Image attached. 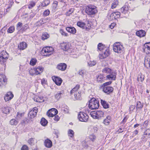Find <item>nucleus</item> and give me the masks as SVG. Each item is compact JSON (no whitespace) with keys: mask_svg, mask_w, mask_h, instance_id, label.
I'll return each mask as SVG.
<instances>
[{"mask_svg":"<svg viewBox=\"0 0 150 150\" xmlns=\"http://www.w3.org/2000/svg\"><path fill=\"white\" fill-rule=\"evenodd\" d=\"M135 105H131L129 107L130 111H132L135 109Z\"/></svg>","mask_w":150,"mask_h":150,"instance_id":"nucleus-61","label":"nucleus"},{"mask_svg":"<svg viewBox=\"0 0 150 150\" xmlns=\"http://www.w3.org/2000/svg\"><path fill=\"white\" fill-rule=\"evenodd\" d=\"M48 20V18L42 19L38 21L37 22V23L38 24V25H40L46 23Z\"/></svg>","mask_w":150,"mask_h":150,"instance_id":"nucleus-29","label":"nucleus"},{"mask_svg":"<svg viewBox=\"0 0 150 150\" xmlns=\"http://www.w3.org/2000/svg\"><path fill=\"white\" fill-rule=\"evenodd\" d=\"M86 71L84 69L80 70L79 72V74L81 75L82 77L83 76L86 74Z\"/></svg>","mask_w":150,"mask_h":150,"instance_id":"nucleus-50","label":"nucleus"},{"mask_svg":"<svg viewBox=\"0 0 150 150\" xmlns=\"http://www.w3.org/2000/svg\"><path fill=\"white\" fill-rule=\"evenodd\" d=\"M44 144L46 147L50 148L52 146V142L50 140L47 138L44 142Z\"/></svg>","mask_w":150,"mask_h":150,"instance_id":"nucleus-18","label":"nucleus"},{"mask_svg":"<svg viewBox=\"0 0 150 150\" xmlns=\"http://www.w3.org/2000/svg\"><path fill=\"white\" fill-rule=\"evenodd\" d=\"M109 55V50H104L100 53L99 55L100 59H102L106 58Z\"/></svg>","mask_w":150,"mask_h":150,"instance_id":"nucleus-10","label":"nucleus"},{"mask_svg":"<svg viewBox=\"0 0 150 150\" xmlns=\"http://www.w3.org/2000/svg\"><path fill=\"white\" fill-rule=\"evenodd\" d=\"M21 150H28V147L26 145H24L22 147Z\"/></svg>","mask_w":150,"mask_h":150,"instance_id":"nucleus-58","label":"nucleus"},{"mask_svg":"<svg viewBox=\"0 0 150 150\" xmlns=\"http://www.w3.org/2000/svg\"><path fill=\"white\" fill-rule=\"evenodd\" d=\"M116 24L115 23H112L110 25H109L110 28L111 29H113L115 26V25Z\"/></svg>","mask_w":150,"mask_h":150,"instance_id":"nucleus-64","label":"nucleus"},{"mask_svg":"<svg viewBox=\"0 0 150 150\" xmlns=\"http://www.w3.org/2000/svg\"><path fill=\"white\" fill-rule=\"evenodd\" d=\"M28 143L30 145H32L34 143V139L31 138L28 140Z\"/></svg>","mask_w":150,"mask_h":150,"instance_id":"nucleus-59","label":"nucleus"},{"mask_svg":"<svg viewBox=\"0 0 150 150\" xmlns=\"http://www.w3.org/2000/svg\"><path fill=\"white\" fill-rule=\"evenodd\" d=\"M120 12H115L108 15V17L110 21H112L120 17Z\"/></svg>","mask_w":150,"mask_h":150,"instance_id":"nucleus-8","label":"nucleus"},{"mask_svg":"<svg viewBox=\"0 0 150 150\" xmlns=\"http://www.w3.org/2000/svg\"><path fill=\"white\" fill-rule=\"evenodd\" d=\"M38 108L36 107L33 108L30 110L28 113V116L30 119H33L36 116L38 112Z\"/></svg>","mask_w":150,"mask_h":150,"instance_id":"nucleus-9","label":"nucleus"},{"mask_svg":"<svg viewBox=\"0 0 150 150\" xmlns=\"http://www.w3.org/2000/svg\"><path fill=\"white\" fill-rule=\"evenodd\" d=\"M47 123V121L44 118H42L40 121V123L41 125L43 126H45Z\"/></svg>","mask_w":150,"mask_h":150,"instance_id":"nucleus-38","label":"nucleus"},{"mask_svg":"<svg viewBox=\"0 0 150 150\" xmlns=\"http://www.w3.org/2000/svg\"><path fill=\"white\" fill-rule=\"evenodd\" d=\"M118 4V2L117 0H115L112 3L111 8L112 9L115 8Z\"/></svg>","mask_w":150,"mask_h":150,"instance_id":"nucleus-41","label":"nucleus"},{"mask_svg":"<svg viewBox=\"0 0 150 150\" xmlns=\"http://www.w3.org/2000/svg\"><path fill=\"white\" fill-rule=\"evenodd\" d=\"M78 118L81 122H86L88 119V116L86 114L83 112H80L78 114Z\"/></svg>","mask_w":150,"mask_h":150,"instance_id":"nucleus-6","label":"nucleus"},{"mask_svg":"<svg viewBox=\"0 0 150 150\" xmlns=\"http://www.w3.org/2000/svg\"><path fill=\"white\" fill-rule=\"evenodd\" d=\"M59 32L62 35L64 36H68V34L64 32L63 29H60Z\"/></svg>","mask_w":150,"mask_h":150,"instance_id":"nucleus-51","label":"nucleus"},{"mask_svg":"<svg viewBox=\"0 0 150 150\" xmlns=\"http://www.w3.org/2000/svg\"><path fill=\"white\" fill-rule=\"evenodd\" d=\"M68 133L69 136L71 137H74V131L71 129L69 130Z\"/></svg>","mask_w":150,"mask_h":150,"instance_id":"nucleus-47","label":"nucleus"},{"mask_svg":"<svg viewBox=\"0 0 150 150\" xmlns=\"http://www.w3.org/2000/svg\"><path fill=\"white\" fill-rule=\"evenodd\" d=\"M145 34V31L142 30L138 31L136 32V35L140 37H144Z\"/></svg>","mask_w":150,"mask_h":150,"instance_id":"nucleus-23","label":"nucleus"},{"mask_svg":"<svg viewBox=\"0 0 150 150\" xmlns=\"http://www.w3.org/2000/svg\"><path fill=\"white\" fill-rule=\"evenodd\" d=\"M80 88V85H77L75 87H74L70 91V93L72 94L73 93L74 94L76 92H78L77 91Z\"/></svg>","mask_w":150,"mask_h":150,"instance_id":"nucleus-28","label":"nucleus"},{"mask_svg":"<svg viewBox=\"0 0 150 150\" xmlns=\"http://www.w3.org/2000/svg\"><path fill=\"white\" fill-rule=\"evenodd\" d=\"M50 35L47 33L45 32L43 33L42 34V39L44 40L48 38L49 37Z\"/></svg>","mask_w":150,"mask_h":150,"instance_id":"nucleus-34","label":"nucleus"},{"mask_svg":"<svg viewBox=\"0 0 150 150\" xmlns=\"http://www.w3.org/2000/svg\"><path fill=\"white\" fill-rule=\"evenodd\" d=\"M114 88L111 86L103 87V91L107 94H109L112 93L113 91Z\"/></svg>","mask_w":150,"mask_h":150,"instance_id":"nucleus-11","label":"nucleus"},{"mask_svg":"<svg viewBox=\"0 0 150 150\" xmlns=\"http://www.w3.org/2000/svg\"><path fill=\"white\" fill-rule=\"evenodd\" d=\"M35 3L33 1H31L29 4L28 5V8L29 9H31L35 6Z\"/></svg>","mask_w":150,"mask_h":150,"instance_id":"nucleus-48","label":"nucleus"},{"mask_svg":"<svg viewBox=\"0 0 150 150\" xmlns=\"http://www.w3.org/2000/svg\"><path fill=\"white\" fill-rule=\"evenodd\" d=\"M66 29L68 32L73 34H75L76 32V30L73 27H67Z\"/></svg>","mask_w":150,"mask_h":150,"instance_id":"nucleus-22","label":"nucleus"},{"mask_svg":"<svg viewBox=\"0 0 150 150\" xmlns=\"http://www.w3.org/2000/svg\"><path fill=\"white\" fill-rule=\"evenodd\" d=\"M8 57V54L5 51H3L0 53V63H4Z\"/></svg>","mask_w":150,"mask_h":150,"instance_id":"nucleus-7","label":"nucleus"},{"mask_svg":"<svg viewBox=\"0 0 150 150\" xmlns=\"http://www.w3.org/2000/svg\"><path fill=\"white\" fill-rule=\"evenodd\" d=\"M27 44L24 42H23L20 43L18 46V48L20 50H23L27 47Z\"/></svg>","mask_w":150,"mask_h":150,"instance_id":"nucleus-21","label":"nucleus"},{"mask_svg":"<svg viewBox=\"0 0 150 150\" xmlns=\"http://www.w3.org/2000/svg\"><path fill=\"white\" fill-rule=\"evenodd\" d=\"M96 61H90L88 62V64L90 67H92L96 65Z\"/></svg>","mask_w":150,"mask_h":150,"instance_id":"nucleus-46","label":"nucleus"},{"mask_svg":"<svg viewBox=\"0 0 150 150\" xmlns=\"http://www.w3.org/2000/svg\"><path fill=\"white\" fill-rule=\"evenodd\" d=\"M60 46L62 50L66 51L69 49L70 45L69 43L63 42L60 44Z\"/></svg>","mask_w":150,"mask_h":150,"instance_id":"nucleus-12","label":"nucleus"},{"mask_svg":"<svg viewBox=\"0 0 150 150\" xmlns=\"http://www.w3.org/2000/svg\"><path fill=\"white\" fill-rule=\"evenodd\" d=\"M107 77L108 79L110 80H115L116 79V76L115 74H112L110 75H107Z\"/></svg>","mask_w":150,"mask_h":150,"instance_id":"nucleus-33","label":"nucleus"},{"mask_svg":"<svg viewBox=\"0 0 150 150\" xmlns=\"http://www.w3.org/2000/svg\"><path fill=\"white\" fill-rule=\"evenodd\" d=\"M37 60L35 59L32 58L31 59L30 62V65L32 66H34L35 65L36 63Z\"/></svg>","mask_w":150,"mask_h":150,"instance_id":"nucleus-49","label":"nucleus"},{"mask_svg":"<svg viewBox=\"0 0 150 150\" xmlns=\"http://www.w3.org/2000/svg\"><path fill=\"white\" fill-rule=\"evenodd\" d=\"M101 103L103 108L107 109L109 108V105L108 103L105 100H101Z\"/></svg>","mask_w":150,"mask_h":150,"instance_id":"nucleus-27","label":"nucleus"},{"mask_svg":"<svg viewBox=\"0 0 150 150\" xmlns=\"http://www.w3.org/2000/svg\"><path fill=\"white\" fill-rule=\"evenodd\" d=\"M144 52L146 54H149L150 53V42L145 43L143 48Z\"/></svg>","mask_w":150,"mask_h":150,"instance_id":"nucleus-14","label":"nucleus"},{"mask_svg":"<svg viewBox=\"0 0 150 150\" xmlns=\"http://www.w3.org/2000/svg\"><path fill=\"white\" fill-rule=\"evenodd\" d=\"M77 25L78 26L84 29L85 26V24L83 22L79 21L77 23Z\"/></svg>","mask_w":150,"mask_h":150,"instance_id":"nucleus-35","label":"nucleus"},{"mask_svg":"<svg viewBox=\"0 0 150 150\" xmlns=\"http://www.w3.org/2000/svg\"><path fill=\"white\" fill-rule=\"evenodd\" d=\"M103 112L101 110L96 111L92 112L90 113L91 116L95 119H98L103 117Z\"/></svg>","mask_w":150,"mask_h":150,"instance_id":"nucleus-4","label":"nucleus"},{"mask_svg":"<svg viewBox=\"0 0 150 150\" xmlns=\"http://www.w3.org/2000/svg\"><path fill=\"white\" fill-rule=\"evenodd\" d=\"M13 97V94L11 92H8L5 96L4 99L6 101H7L11 100Z\"/></svg>","mask_w":150,"mask_h":150,"instance_id":"nucleus-15","label":"nucleus"},{"mask_svg":"<svg viewBox=\"0 0 150 150\" xmlns=\"http://www.w3.org/2000/svg\"><path fill=\"white\" fill-rule=\"evenodd\" d=\"M88 141H86V140L83 141L82 142V146L84 148H87L88 147Z\"/></svg>","mask_w":150,"mask_h":150,"instance_id":"nucleus-42","label":"nucleus"},{"mask_svg":"<svg viewBox=\"0 0 150 150\" xmlns=\"http://www.w3.org/2000/svg\"><path fill=\"white\" fill-rule=\"evenodd\" d=\"M67 65L65 63H60L57 66V68L59 70L62 71H64L67 68Z\"/></svg>","mask_w":150,"mask_h":150,"instance_id":"nucleus-20","label":"nucleus"},{"mask_svg":"<svg viewBox=\"0 0 150 150\" xmlns=\"http://www.w3.org/2000/svg\"><path fill=\"white\" fill-rule=\"evenodd\" d=\"M44 4V6H46L48 5L50 3V1L49 0H47L45 1H44V2L42 4V5H43V4Z\"/></svg>","mask_w":150,"mask_h":150,"instance_id":"nucleus-62","label":"nucleus"},{"mask_svg":"<svg viewBox=\"0 0 150 150\" xmlns=\"http://www.w3.org/2000/svg\"><path fill=\"white\" fill-rule=\"evenodd\" d=\"M128 9L127 7L124 6L121 8V11L122 13L125 14L127 13Z\"/></svg>","mask_w":150,"mask_h":150,"instance_id":"nucleus-36","label":"nucleus"},{"mask_svg":"<svg viewBox=\"0 0 150 150\" xmlns=\"http://www.w3.org/2000/svg\"><path fill=\"white\" fill-rule=\"evenodd\" d=\"M64 93L63 91H59L57 92V94L55 95V98L57 100L59 99L62 97H63L64 96Z\"/></svg>","mask_w":150,"mask_h":150,"instance_id":"nucleus-19","label":"nucleus"},{"mask_svg":"<svg viewBox=\"0 0 150 150\" xmlns=\"http://www.w3.org/2000/svg\"><path fill=\"white\" fill-rule=\"evenodd\" d=\"M11 109V108L8 106H5L2 108V112L5 114H8L9 113Z\"/></svg>","mask_w":150,"mask_h":150,"instance_id":"nucleus-26","label":"nucleus"},{"mask_svg":"<svg viewBox=\"0 0 150 150\" xmlns=\"http://www.w3.org/2000/svg\"><path fill=\"white\" fill-rule=\"evenodd\" d=\"M74 10V9L73 8L70 9L67 12L66 15L68 16H69L73 12Z\"/></svg>","mask_w":150,"mask_h":150,"instance_id":"nucleus-54","label":"nucleus"},{"mask_svg":"<svg viewBox=\"0 0 150 150\" xmlns=\"http://www.w3.org/2000/svg\"><path fill=\"white\" fill-rule=\"evenodd\" d=\"M34 69L35 71V74L36 75L40 74L43 70V68L41 67H38Z\"/></svg>","mask_w":150,"mask_h":150,"instance_id":"nucleus-24","label":"nucleus"},{"mask_svg":"<svg viewBox=\"0 0 150 150\" xmlns=\"http://www.w3.org/2000/svg\"><path fill=\"white\" fill-rule=\"evenodd\" d=\"M111 83H112V82L111 81H109L108 82H105L103 84L102 86L103 87H105V86H108L111 84Z\"/></svg>","mask_w":150,"mask_h":150,"instance_id":"nucleus-57","label":"nucleus"},{"mask_svg":"<svg viewBox=\"0 0 150 150\" xmlns=\"http://www.w3.org/2000/svg\"><path fill=\"white\" fill-rule=\"evenodd\" d=\"M143 107V105L140 101H137V103L136 109H142Z\"/></svg>","mask_w":150,"mask_h":150,"instance_id":"nucleus-40","label":"nucleus"},{"mask_svg":"<svg viewBox=\"0 0 150 150\" xmlns=\"http://www.w3.org/2000/svg\"><path fill=\"white\" fill-rule=\"evenodd\" d=\"M18 121L14 119H11L10 122V124L12 125H16L18 124Z\"/></svg>","mask_w":150,"mask_h":150,"instance_id":"nucleus-32","label":"nucleus"},{"mask_svg":"<svg viewBox=\"0 0 150 150\" xmlns=\"http://www.w3.org/2000/svg\"><path fill=\"white\" fill-rule=\"evenodd\" d=\"M52 111L51 110V109L49 110L47 113V116L49 117H54L53 114L52 112Z\"/></svg>","mask_w":150,"mask_h":150,"instance_id":"nucleus-53","label":"nucleus"},{"mask_svg":"<svg viewBox=\"0 0 150 150\" xmlns=\"http://www.w3.org/2000/svg\"><path fill=\"white\" fill-rule=\"evenodd\" d=\"M98 50L100 51H104V50L108 49L101 43H99L98 45Z\"/></svg>","mask_w":150,"mask_h":150,"instance_id":"nucleus-25","label":"nucleus"},{"mask_svg":"<svg viewBox=\"0 0 150 150\" xmlns=\"http://www.w3.org/2000/svg\"><path fill=\"white\" fill-rule=\"evenodd\" d=\"M28 28V25L27 24L24 25L22 29L23 30H26Z\"/></svg>","mask_w":150,"mask_h":150,"instance_id":"nucleus-63","label":"nucleus"},{"mask_svg":"<svg viewBox=\"0 0 150 150\" xmlns=\"http://www.w3.org/2000/svg\"><path fill=\"white\" fill-rule=\"evenodd\" d=\"M97 10L96 6L92 5L88 6L86 9V13L88 15H93L97 12Z\"/></svg>","mask_w":150,"mask_h":150,"instance_id":"nucleus-1","label":"nucleus"},{"mask_svg":"<svg viewBox=\"0 0 150 150\" xmlns=\"http://www.w3.org/2000/svg\"><path fill=\"white\" fill-rule=\"evenodd\" d=\"M144 76L142 75V73H140L138 75L137 80L138 81H140L142 82L144 80Z\"/></svg>","mask_w":150,"mask_h":150,"instance_id":"nucleus-30","label":"nucleus"},{"mask_svg":"<svg viewBox=\"0 0 150 150\" xmlns=\"http://www.w3.org/2000/svg\"><path fill=\"white\" fill-rule=\"evenodd\" d=\"M24 115V113H19L18 112L16 118L18 121L20 120L21 119L22 117Z\"/></svg>","mask_w":150,"mask_h":150,"instance_id":"nucleus-39","label":"nucleus"},{"mask_svg":"<svg viewBox=\"0 0 150 150\" xmlns=\"http://www.w3.org/2000/svg\"><path fill=\"white\" fill-rule=\"evenodd\" d=\"M29 72L30 74L31 75H33L34 74H35V71L34 69H31L29 70Z\"/></svg>","mask_w":150,"mask_h":150,"instance_id":"nucleus-55","label":"nucleus"},{"mask_svg":"<svg viewBox=\"0 0 150 150\" xmlns=\"http://www.w3.org/2000/svg\"><path fill=\"white\" fill-rule=\"evenodd\" d=\"M113 49L114 52L118 54L123 53L124 51L122 45L119 42H116L114 44Z\"/></svg>","mask_w":150,"mask_h":150,"instance_id":"nucleus-2","label":"nucleus"},{"mask_svg":"<svg viewBox=\"0 0 150 150\" xmlns=\"http://www.w3.org/2000/svg\"><path fill=\"white\" fill-rule=\"evenodd\" d=\"M89 138L92 141H93L96 138V136L93 134H91Z\"/></svg>","mask_w":150,"mask_h":150,"instance_id":"nucleus-60","label":"nucleus"},{"mask_svg":"<svg viewBox=\"0 0 150 150\" xmlns=\"http://www.w3.org/2000/svg\"><path fill=\"white\" fill-rule=\"evenodd\" d=\"M110 117L108 116L104 120L103 122L105 125H108L110 121Z\"/></svg>","mask_w":150,"mask_h":150,"instance_id":"nucleus-37","label":"nucleus"},{"mask_svg":"<svg viewBox=\"0 0 150 150\" xmlns=\"http://www.w3.org/2000/svg\"><path fill=\"white\" fill-rule=\"evenodd\" d=\"M50 13V12L49 10H45V11H44V12L43 15L44 16H47L49 15V14Z\"/></svg>","mask_w":150,"mask_h":150,"instance_id":"nucleus-56","label":"nucleus"},{"mask_svg":"<svg viewBox=\"0 0 150 150\" xmlns=\"http://www.w3.org/2000/svg\"><path fill=\"white\" fill-rule=\"evenodd\" d=\"M54 50L52 47H46L43 48L42 52L44 56H49L52 54Z\"/></svg>","mask_w":150,"mask_h":150,"instance_id":"nucleus-5","label":"nucleus"},{"mask_svg":"<svg viewBox=\"0 0 150 150\" xmlns=\"http://www.w3.org/2000/svg\"><path fill=\"white\" fill-rule=\"evenodd\" d=\"M52 78L53 81L58 86L61 85L62 81L61 78L56 76H53Z\"/></svg>","mask_w":150,"mask_h":150,"instance_id":"nucleus-13","label":"nucleus"},{"mask_svg":"<svg viewBox=\"0 0 150 150\" xmlns=\"http://www.w3.org/2000/svg\"><path fill=\"white\" fill-rule=\"evenodd\" d=\"M7 80L5 79L3 74H0V86L6 83Z\"/></svg>","mask_w":150,"mask_h":150,"instance_id":"nucleus-16","label":"nucleus"},{"mask_svg":"<svg viewBox=\"0 0 150 150\" xmlns=\"http://www.w3.org/2000/svg\"><path fill=\"white\" fill-rule=\"evenodd\" d=\"M102 72L104 73H110L111 72V70L108 68L106 67L103 69Z\"/></svg>","mask_w":150,"mask_h":150,"instance_id":"nucleus-45","label":"nucleus"},{"mask_svg":"<svg viewBox=\"0 0 150 150\" xmlns=\"http://www.w3.org/2000/svg\"><path fill=\"white\" fill-rule=\"evenodd\" d=\"M15 30V28L13 26L10 27L7 30V32L8 33H12Z\"/></svg>","mask_w":150,"mask_h":150,"instance_id":"nucleus-44","label":"nucleus"},{"mask_svg":"<svg viewBox=\"0 0 150 150\" xmlns=\"http://www.w3.org/2000/svg\"><path fill=\"white\" fill-rule=\"evenodd\" d=\"M144 64L147 68H150V57L145 58Z\"/></svg>","mask_w":150,"mask_h":150,"instance_id":"nucleus-17","label":"nucleus"},{"mask_svg":"<svg viewBox=\"0 0 150 150\" xmlns=\"http://www.w3.org/2000/svg\"><path fill=\"white\" fill-rule=\"evenodd\" d=\"M51 110L52 112V114H53L54 116L56 115L58 113L57 110L55 108H52L51 109Z\"/></svg>","mask_w":150,"mask_h":150,"instance_id":"nucleus-52","label":"nucleus"},{"mask_svg":"<svg viewBox=\"0 0 150 150\" xmlns=\"http://www.w3.org/2000/svg\"><path fill=\"white\" fill-rule=\"evenodd\" d=\"M89 108L92 110L98 109L99 107V101L94 98H93L89 101Z\"/></svg>","mask_w":150,"mask_h":150,"instance_id":"nucleus-3","label":"nucleus"},{"mask_svg":"<svg viewBox=\"0 0 150 150\" xmlns=\"http://www.w3.org/2000/svg\"><path fill=\"white\" fill-rule=\"evenodd\" d=\"M103 79V76L101 75H98L97 77V81L98 82L101 83Z\"/></svg>","mask_w":150,"mask_h":150,"instance_id":"nucleus-43","label":"nucleus"},{"mask_svg":"<svg viewBox=\"0 0 150 150\" xmlns=\"http://www.w3.org/2000/svg\"><path fill=\"white\" fill-rule=\"evenodd\" d=\"M74 100H80L81 98V95L79 92H76L74 94Z\"/></svg>","mask_w":150,"mask_h":150,"instance_id":"nucleus-31","label":"nucleus"}]
</instances>
